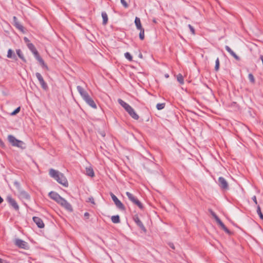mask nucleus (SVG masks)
<instances>
[{"mask_svg": "<svg viewBox=\"0 0 263 263\" xmlns=\"http://www.w3.org/2000/svg\"><path fill=\"white\" fill-rule=\"evenodd\" d=\"M49 196L52 199L54 200L57 203L66 210L70 212L72 211L71 204L66 200L60 196L57 193L50 192L49 193Z\"/></svg>", "mask_w": 263, "mask_h": 263, "instance_id": "f257e3e1", "label": "nucleus"}, {"mask_svg": "<svg viewBox=\"0 0 263 263\" xmlns=\"http://www.w3.org/2000/svg\"><path fill=\"white\" fill-rule=\"evenodd\" d=\"M50 176L54 178L58 183L62 184L65 187L68 186V183L66 177L64 176L63 174L60 172L56 171L54 169H50L49 170Z\"/></svg>", "mask_w": 263, "mask_h": 263, "instance_id": "f03ea898", "label": "nucleus"}, {"mask_svg": "<svg viewBox=\"0 0 263 263\" xmlns=\"http://www.w3.org/2000/svg\"><path fill=\"white\" fill-rule=\"evenodd\" d=\"M118 103L125 109L128 113L130 116L135 120H138L139 118L138 115L136 112L135 110L128 104L123 101L122 100L119 99Z\"/></svg>", "mask_w": 263, "mask_h": 263, "instance_id": "7ed1b4c3", "label": "nucleus"}, {"mask_svg": "<svg viewBox=\"0 0 263 263\" xmlns=\"http://www.w3.org/2000/svg\"><path fill=\"white\" fill-rule=\"evenodd\" d=\"M8 139L12 146H16L22 149L25 148L24 143L21 140L16 139L14 136L9 135L8 136Z\"/></svg>", "mask_w": 263, "mask_h": 263, "instance_id": "20e7f679", "label": "nucleus"}, {"mask_svg": "<svg viewBox=\"0 0 263 263\" xmlns=\"http://www.w3.org/2000/svg\"><path fill=\"white\" fill-rule=\"evenodd\" d=\"M126 195L128 197L129 200L134 204L136 205L139 209L141 210L143 209L142 203L133 194L129 192H126Z\"/></svg>", "mask_w": 263, "mask_h": 263, "instance_id": "39448f33", "label": "nucleus"}, {"mask_svg": "<svg viewBox=\"0 0 263 263\" xmlns=\"http://www.w3.org/2000/svg\"><path fill=\"white\" fill-rule=\"evenodd\" d=\"M6 200L8 203L16 211L19 210V205L16 200L12 198L11 195H8L6 197Z\"/></svg>", "mask_w": 263, "mask_h": 263, "instance_id": "423d86ee", "label": "nucleus"}, {"mask_svg": "<svg viewBox=\"0 0 263 263\" xmlns=\"http://www.w3.org/2000/svg\"><path fill=\"white\" fill-rule=\"evenodd\" d=\"M218 185L223 190H228L229 189V184L227 181L222 177L218 178Z\"/></svg>", "mask_w": 263, "mask_h": 263, "instance_id": "0eeeda50", "label": "nucleus"}, {"mask_svg": "<svg viewBox=\"0 0 263 263\" xmlns=\"http://www.w3.org/2000/svg\"><path fill=\"white\" fill-rule=\"evenodd\" d=\"M33 220L39 228H43L44 227V223L40 218L38 217H33Z\"/></svg>", "mask_w": 263, "mask_h": 263, "instance_id": "6e6552de", "label": "nucleus"}, {"mask_svg": "<svg viewBox=\"0 0 263 263\" xmlns=\"http://www.w3.org/2000/svg\"><path fill=\"white\" fill-rule=\"evenodd\" d=\"M77 90L84 100L89 96L88 93L81 86H78Z\"/></svg>", "mask_w": 263, "mask_h": 263, "instance_id": "1a4fd4ad", "label": "nucleus"}, {"mask_svg": "<svg viewBox=\"0 0 263 263\" xmlns=\"http://www.w3.org/2000/svg\"><path fill=\"white\" fill-rule=\"evenodd\" d=\"M134 221L136 224L141 228V230H142L144 232L146 231L145 227L137 216H135L134 217Z\"/></svg>", "mask_w": 263, "mask_h": 263, "instance_id": "9d476101", "label": "nucleus"}, {"mask_svg": "<svg viewBox=\"0 0 263 263\" xmlns=\"http://www.w3.org/2000/svg\"><path fill=\"white\" fill-rule=\"evenodd\" d=\"M15 243L18 247L23 249L26 248L27 246V243L21 239H16L15 241Z\"/></svg>", "mask_w": 263, "mask_h": 263, "instance_id": "9b49d317", "label": "nucleus"}, {"mask_svg": "<svg viewBox=\"0 0 263 263\" xmlns=\"http://www.w3.org/2000/svg\"><path fill=\"white\" fill-rule=\"evenodd\" d=\"M84 100L89 106H90L92 108H97V106H96V104H95V102L89 96H88L86 99H85Z\"/></svg>", "mask_w": 263, "mask_h": 263, "instance_id": "f8f14e48", "label": "nucleus"}, {"mask_svg": "<svg viewBox=\"0 0 263 263\" xmlns=\"http://www.w3.org/2000/svg\"><path fill=\"white\" fill-rule=\"evenodd\" d=\"M216 221L217 222V224L221 227V228L223 229L227 233H230V231L226 228V227L219 218H217Z\"/></svg>", "mask_w": 263, "mask_h": 263, "instance_id": "ddd939ff", "label": "nucleus"}, {"mask_svg": "<svg viewBox=\"0 0 263 263\" xmlns=\"http://www.w3.org/2000/svg\"><path fill=\"white\" fill-rule=\"evenodd\" d=\"M36 59L39 61L40 64L46 69H48L47 66L45 64L44 60L42 59V58L39 55V53L34 55Z\"/></svg>", "mask_w": 263, "mask_h": 263, "instance_id": "4468645a", "label": "nucleus"}, {"mask_svg": "<svg viewBox=\"0 0 263 263\" xmlns=\"http://www.w3.org/2000/svg\"><path fill=\"white\" fill-rule=\"evenodd\" d=\"M226 50L232 55L233 56L236 60H239V58L237 56L236 53L228 46H226Z\"/></svg>", "mask_w": 263, "mask_h": 263, "instance_id": "2eb2a0df", "label": "nucleus"}, {"mask_svg": "<svg viewBox=\"0 0 263 263\" xmlns=\"http://www.w3.org/2000/svg\"><path fill=\"white\" fill-rule=\"evenodd\" d=\"M27 47L31 51V52L34 55L38 53L37 51L36 50L35 47L32 43H28L27 44Z\"/></svg>", "mask_w": 263, "mask_h": 263, "instance_id": "dca6fc26", "label": "nucleus"}, {"mask_svg": "<svg viewBox=\"0 0 263 263\" xmlns=\"http://www.w3.org/2000/svg\"><path fill=\"white\" fill-rule=\"evenodd\" d=\"M135 23L137 28L138 30L143 28L142 26L140 19L139 17H136L135 20Z\"/></svg>", "mask_w": 263, "mask_h": 263, "instance_id": "f3484780", "label": "nucleus"}, {"mask_svg": "<svg viewBox=\"0 0 263 263\" xmlns=\"http://www.w3.org/2000/svg\"><path fill=\"white\" fill-rule=\"evenodd\" d=\"M86 173L88 176L90 177H93L95 175L93 170L91 167H87L86 168Z\"/></svg>", "mask_w": 263, "mask_h": 263, "instance_id": "a211bd4d", "label": "nucleus"}, {"mask_svg": "<svg viewBox=\"0 0 263 263\" xmlns=\"http://www.w3.org/2000/svg\"><path fill=\"white\" fill-rule=\"evenodd\" d=\"M13 20L14 22V24L15 27L21 30H23V26L20 24V23L17 21V18L16 16H13Z\"/></svg>", "mask_w": 263, "mask_h": 263, "instance_id": "6ab92c4d", "label": "nucleus"}, {"mask_svg": "<svg viewBox=\"0 0 263 263\" xmlns=\"http://www.w3.org/2000/svg\"><path fill=\"white\" fill-rule=\"evenodd\" d=\"M111 219L112 222L114 223H118L120 222V217L119 215L112 216Z\"/></svg>", "mask_w": 263, "mask_h": 263, "instance_id": "aec40b11", "label": "nucleus"}, {"mask_svg": "<svg viewBox=\"0 0 263 263\" xmlns=\"http://www.w3.org/2000/svg\"><path fill=\"white\" fill-rule=\"evenodd\" d=\"M102 17L103 18V24L106 25L108 21V16L106 12H103L102 13Z\"/></svg>", "mask_w": 263, "mask_h": 263, "instance_id": "412c9836", "label": "nucleus"}, {"mask_svg": "<svg viewBox=\"0 0 263 263\" xmlns=\"http://www.w3.org/2000/svg\"><path fill=\"white\" fill-rule=\"evenodd\" d=\"M116 206L119 209L121 210L124 211L125 210V206L123 205V204L121 202L120 200L119 201L117 202L116 203H115Z\"/></svg>", "mask_w": 263, "mask_h": 263, "instance_id": "4be33fe9", "label": "nucleus"}, {"mask_svg": "<svg viewBox=\"0 0 263 263\" xmlns=\"http://www.w3.org/2000/svg\"><path fill=\"white\" fill-rule=\"evenodd\" d=\"M16 57L13 53V51L11 49H9L7 53V58H15Z\"/></svg>", "mask_w": 263, "mask_h": 263, "instance_id": "5701e85b", "label": "nucleus"}, {"mask_svg": "<svg viewBox=\"0 0 263 263\" xmlns=\"http://www.w3.org/2000/svg\"><path fill=\"white\" fill-rule=\"evenodd\" d=\"M16 51V53H17V55L19 57V58L20 59H21L23 61L26 62V60L24 58L21 50L20 49H17Z\"/></svg>", "mask_w": 263, "mask_h": 263, "instance_id": "b1692460", "label": "nucleus"}, {"mask_svg": "<svg viewBox=\"0 0 263 263\" xmlns=\"http://www.w3.org/2000/svg\"><path fill=\"white\" fill-rule=\"evenodd\" d=\"M177 79L178 81L181 84H184V80L183 76L181 74H178L177 76Z\"/></svg>", "mask_w": 263, "mask_h": 263, "instance_id": "393cba45", "label": "nucleus"}, {"mask_svg": "<svg viewBox=\"0 0 263 263\" xmlns=\"http://www.w3.org/2000/svg\"><path fill=\"white\" fill-rule=\"evenodd\" d=\"M140 31L139 33V37L141 40H143L144 39V29L142 28L139 30Z\"/></svg>", "mask_w": 263, "mask_h": 263, "instance_id": "a878e982", "label": "nucleus"}, {"mask_svg": "<svg viewBox=\"0 0 263 263\" xmlns=\"http://www.w3.org/2000/svg\"><path fill=\"white\" fill-rule=\"evenodd\" d=\"M219 65H220V62L219 58H217L216 61H215V70L216 71H218L219 69Z\"/></svg>", "mask_w": 263, "mask_h": 263, "instance_id": "bb28decb", "label": "nucleus"}, {"mask_svg": "<svg viewBox=\"0 0 263 263\" xmlns=\"http://www.w3.org/2000/svg\"><path fill=\"white\" fill-rule=\"evenodd\" d=\"M257 213L259 215L260 219L263 220V214H262V213L261 212V209L259 205L257 206Z\"/></svg>", "mask_w": 263, "mask_h": 263, "instance_id": "cd10ccee", "label": "nucleus"}, {"mask_svg": "<svg viewBox=\"0 0 263 263\" xmlns=\"http://www.w3.org/2000/svg\"><path fill=\"white\" fill-rule=\"evenodd\" d=\"M124 55L126 59H127L128 60L130 61H132L133 60V57L129 52L125 53Z\"/></svg>", "mask_w": 263, "mask_h": 263, "instance_id": "c85d7f7f", "label": "nucleus"}, {"mask_svg": "<svg viewBox=\"0 0 263 263\" xmlns=\"http://www.w3.org/2000/svg\"><path fill=\"white\" fill-rule=\"evenodd\" d=\"M156 107L158 110L162 109L165 107V103H158L157 104Z\"/></svg>", "mask_w": 263, "mask_h": 263, "instance_id": "c756f323", "label": "nucleus"}, {"mask_svg": "<svg viewBox=\"0 0 263 263\" xmlns=\"http://www.w3.org/2000/svg\"><path fill=\"white\" fill-rule=\"evenodd\" d=\"M248 78H249V80L252 83H255V79H254V77L252 73L249 74Z\"/></svg>", "mask_w": 263, "mask_h": 263, "instance_id": "7c9ffc66", "label": "nucleus"}, {"mask_svg": "<svg viewBox=\"0 0 263 263\" xmlns=\"http://www.w3.org/2000/svg\"><path fill=\"white\" fill-rule=\"evenodd\" d=\"M36 77L40 82H41V81L44 80L43 78L42 77L41 74L39 72L36 73Z\"/></svg>", "mask_w": 263, "mask_h": 263, "instance_id": "2f4dec72", "label": "nucleus"}, {"mask_svg": "<svg viewBox=\"0 0 263 263\" xmlns=\"http://www.w3.org/2000/svg\"><path fill=\"white\" fill-rule=\"evenodd\" d=\"M40 83L43 89H46L47 88V84L44 81V80L41 81V82H40Z\"/></svg>", "mask_w": 263, "mask_h": 263, "instance_id": "473e14b6", "label": "nucleus"}, {"mask_svg": "<svg viewBox=\"0 0 263 263\" xmlns=\"http://www.w3.org/2000/svg\"><path fill=\"white\" fill-rule=\"evenodd\" d=\"M121 3L125 8H127L128 7V4L126 3L125 0H120Z\"/></svg>", "mask_w": 263, "mask_h": 263, "instance_id": "72a5a7b5", "label": "nucleus"}, {"mask_svg": "<svg viewBox=\"0 0 263 263\" xmlns=\"http://www.w3.org/2000/svg\"><path fill=\"white\" fill-rule=\"evenodd\" d=\"M20 110V107H17L16 109H15L12 113V115H14L17 114Z\"/></svg>", "mask_w": 263, "mask_h": 263, "instance_id": "f704fd0d", "label": "nucleus"}, {"mask_svg": "<svg viewBox=\"0 0 263 263\" xmlns=\"http://www.w3.org/2000/svg\"><path fill=\"white\" fill-rule=\"evenodd\" d=\"M110 195L114 201H115L117 199H118V198L112 193H110Z\"/></svg>", "mask_w": 263, "mask_h": 263, "instance_id": "c9c22d12", "label": "nucleus"}, {"mask_svg": "<svg viewBox=\"0 0 263 263\" xmlns=\"http://www.w3.org/2000/svg\"><path fill=\"white\" fill-rule=\"evenodd\" d=\"M211 214L212 215V216L214 217V218L215 219V220H217V218H219L214 212L211 211Z\"/></svg>", "mask_w": 263, "mask_h": 263, "instance_id": "e433bc0d", "label": "nucleus"}, {"mask_svg": "<svg viewBox=\"0 0 263 263\" xmlns=\"http://www.w3.org/2000/svg\"><path fill=\"white\" fill-rule=\"evenodd\" d=\"M189 27L191 31L192 32V34H195V30H194V28L191 25H189Z\"/></svg>", "mask_w": 263, "mask_h": 263, "instance_id": "4c0bfd02", "label": "nucleus"}, {"mask_svg": "<svg viewBox=\"0 0 263 263\" xmlns=\"http://www.w3.org/2000/svg\"><path fill=\"white\" fill-rule=\"evenodd\" d=\"M252 199L254 201V203L257 204V199H256V197L255 196H254L253 197H252Z\"/></svg>", "mask_w": 263, "mask_h": 263, "instance_id": "58836bf2", "label": "nucleus"}, {"mask_svg": "<svg viewBox=\"0 0 263 263\" xmlns=\"http://www.w3.org/2000/svg\"><path fill=\"white\" fill-rule=\"evenodd\" d=\"M24 40L25 42L27 43V44L28 43H29V40H28V39L27 37H25L24 38Z\"/></svg>", "mask_w": 263, "mask_h": 263, "instance_id": "ea45409f", "label": "nucleus"}, {"mask_svg": "<svg viewBox=\"0 0 263 263\" xmlns=\"http://www.w3.org/2000/svg\"><path fill=\"white\" fill-rule=\"evenodd\" d=\"M89 201H90V202H91V203H92V204H95L94 199H93L92 198H89Z\"/></svg>", "mask_w": 263, "mask_h": 263, "instance_id": "a19ab883", "label": "nucleus"}, {"mask_svg": "<svg viewBox=\"0 0 263 263\" xmlns=\"http://www.w3.org/2000/svg\"><path fill=\"white\" fill-rule=\"evenodd\" d=\"M0 263H7V262L5 260L0 258Z\"/></svg>", "mask_w": 263, "mask_h": 263, "instance_id": "79ce46f5", "label": "nucleus"}, {"mask_svg": "<svg viewBox=\"0 0 263 263\" xmlns=\"http://www.w3.org/2000/svg\"><path fill=\"white\" fill-rule=\"evenodd\" d=\"M24 195H25V196L26 198H29V195L27 194H26L25 192H24Z\"/></svg>", "mask_w": 263, "mask_h": 263, "instance_id": "37998d69", "label": "nucleus"}, {"mask_svg": "<svg viewBox=\"0 0 263 263\" xmlns=\"http://www.w3.org/2000/svg\"><path fill=\"white\" fill-rule=\"evenodd\" d=\"M3 202V199L0 196V203Z\"/></svg>", "mask_w": 263, "mask_h": 263, "instance_id": "c03bdc74", "label": "nucleus"}, {"mask_svg": "<svg viewBox=\"0 0 263 263\" xmlns=\"http://www.w3.org/2000/svg\"><path fill=\"white\" fill-rule=\"evenodd\" d=\"M170 247H171L172 249H175V247H174V245H173V244H171V245H170Z\"/></svg>", "mask_w": 263, "mask_h": 263, "instance_id": "a18cd8bd", "label": "nucleus"}, {"mask_svg": "<svg viewBox=\"0 0 263 263\" xmlns=\"http://www.w3.org/2000/svg\"><path fill=\"white\" fill-rule=\"evenodd\" d=\"M0 144L1 145H4V143L2 141V140L0 139Z\"/></svg>", "mask_w": 263, "mask_h": 263, "instance_id": "49530a36", "label": "nucleus"}, {"mask_svg": "<svg viewBox=\"0 0 263 263\" xmlns=\"http://www.w3.org/2000/svg\"><path fill=\"white\" fill-rule=\"evenodd\" d=\"M119 201H120V200H119L118 198L115 201H114V203L115 204V203H116L117 202H118Z\"/></svg>", "mask_w": 263, "mask_h": 263, "instance_id": "de8ad7c7", "label": "nucleus"}, {"mask_svg": "<svg viewBox=\"0 0 263 263\" xmlns=\"http://www.w3.org/2000/svg\"><path fill=\"white\" fill-rule=\"evenodd\" d=\"M84 215H85V216H89V214L88 213H85L84 214Z\"/></svg>", "mask_w": 263, "mask_h": 263, "instance_id": "09e8293b", "label": "nucleus"}, {"mask_svg": "<svg viewBox=\"0 0 263 263\" xmlns=\"http://www.w3.org/2000/svg\"><path fill=\"white\" fill-rule=\"evenodd\" d=\"M153 22H154V23H157V22H156V21L155 20V19H154V20H153Z\"/></svg>", "mask_w": 263, "mask_h": 263, "instance_id": "8fccbe9b", "label": "nucleus"}, {"mask_svg": "<svg viewBox=\"0 0 263 263\" xmlns=\"http://www.w3.org/2000/svg\"><path fill=\"white\" fill-rule=\"evenodd\" d=\"M165 77H166V78H168V74H166V75H165Z\"/></svg>", "mask_w": 263, "mask_h": 263, "instance_id": "3c124183", "label": "nucleus"}]
</instances>
